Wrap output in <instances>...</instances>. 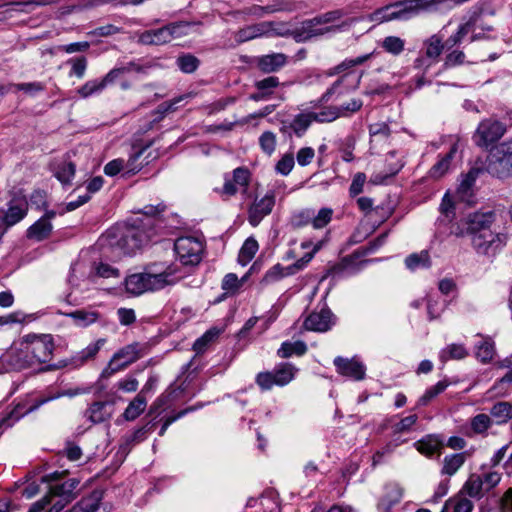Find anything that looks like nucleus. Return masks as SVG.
Masks as SVG:
<instances>
[{
	"label": "nucleus",
	"instance_id": "f257e3e1",
	"mask_svg": "<svg viewBox=\"0 0 512 512\" xmlns=\"http://www.w3.org/2000/svg\"><path fill=\"white\" fill-rule=\"evenodd\" d=\"M494 210H479L469 213L457 223L454 234L457 237L468 236L471 246L478 255L495 257L507 244L508 234L494 232L491 227L496 222Z\"/></svg>",
	"mask_w": 512,
	"mask_h": 512
},
{
	"label": "nucleus",
	"instance_id": "f03ea898",
	"mask_svg": "<svg viewBox=\"0 0 512 512\" xmlns=\"http://www.w3.org/2000/svg\"><path fill=\"white\" fill-rule=\"evenodd\" d=\"M342 9H335L316 15L301 22L300 26L287 32L297 43H304L327 34H334L348 29L354 20L337 23L344 16Z\"/></svg>",
	"mask_w": 512,
	"mask_h": 512
},
{
	"label": "nucleus",
	"instance_id": "7ed1b4c3",
	"mask_svg": "<svg viewBox=\"0 0 512 512\" xmlns=\"http://www.w3.org/2000/svg\"><path fill=\"white\" fill-rule=\"evenodd\" d=\"M149 238L150 235L140 228L123 225L108 229L100 242L120 256L134 254Z\"/></svg>",
	"mask_w": 512,
	"mask_h": 512
},
{
	"label": "nucleus",
	"instance_id": "20e7f679",
	"mask_svg": "<svg viewBox=\"0 0 512 512\" xmlns=\"http://www.w3.org/2000/svg\"><path fill=\"white\" fill-rule=\"evenodd\" d=\"M387 236L388 232L382 233L374 240L369 242L368 245L361 247L354 251L351 255L344 257L339 264L332 267V274L335 276H348L360 271L362 267L371 260H364L360 262H357V260L360 257L371 254L379 249L386 242Z\"/></svg>",
	"mask_w": 512,
	"mask_h": 512
},
{
	"label": "nucleus",
	"instance_id": "39448f33",
	"mask_svg": "<svg viewBox=\"0 0 512 512\" xmlns=\"http://www.w3.org/2000/svg\"><path fill=\"white\" fill-rule=\"evenodd\" d=\"M145 354V347L137 342L129 344L118 350L107 366L102 370L100 379H108L116 372L125 369L130 364L143 357Z\"/></svg>",
	"mask_w": 512,
	"mask_h": 512
},
{
	"label": "nucleus",
	"instance_id": "423d86ee",
	"mask_svg": "<svg viewBox=\"0 0 512 512\" xmlns=\"http://www.w3.org/2000/svg\"><path fill=\"white\" fill-rule=\"evenodd\" d=\"M34 365L29 347L23 337L0 357V373L21 371Z\"/></svg>",
	"mask_w": 512,
	"mask_h": 512
},
{
	"label": "nucleus",
	"instance_id": "0eeeda50",
	"mask_svg": "<svg viewBox=\"0 0 512 512\" xmlns=\"http://www.w3.org/2000/svg\"><path fill=\"white\" fill-rule=\"evenodd\" d=\"M188 26L189 23L184 21L169 23L161 28L142 32L138 41L143 45H163L185 35L184 29Z\"/></svg>",
	"mask_w": 512,
	"mask_h": 512
},
{
	"label": "nucleus",
	"instance_id": "6e6552de",
	"mask_svg": "<svg viewBox=\"0 0 512 512\" xmlns=\"http://www.w3.org/2000/svg\"><path fill=\"white\" fill-rule=\"evenodd\" d=\"M29 203L25 196L15 195L8 203L7 208H0V236L14 225L21 222L28 214Z\"/></svg>",
	"mask_w": 512,
	"mask_h": 512
},
{
	"label": "nucleus",
	"instance_id": "1a4fd4ad",
	"mask_svg": "<svg viewBox=\"0 0 512 512\" xmlns=\"http://www.w3.org/2000/svg\"><path fill=\"white\" fill-rule=\"evenodd\" d=\"M506 132V125L495 118L483 119L474 132L473 141L482 149H490Z\"/></svg>",
	"mask_w": 512,
	"mask_h": 512
},
{
	"label": "nucleus",
	"instance_id": "9d476101",
	"mask_svg": "<svg viewBox=\"0 0 512 512\" xmlns=\"http://www.w3.org/2000/svg\"><path fill=\"white\" fill-rule=\"evenodd\" d=\"M297 368L291 363H280L272 371L260 372L256 383L262 390H270L273 386H285L293 380Z\"/></svg>",
	"mask_w": 512,
	"mask_h": 512
},
{
	"label": "nucleus",
	"instance_id": "9b49d317",
	"mask_svg": "<svg viewBox=\"0 0 512 512\" xmlns=\"http://www.w3.org/2000/svg\"><path fill=\"white\" fill-rule=\"evenodd\" d=\"M25 343L29 347L31 357L36 364L46 363L50 360L54 343L50 334H34L30 333L23 336Z\"/></svg>",
	"mask_w": 512,
	"mask_h": 512
},
{
	"label": "nucleus",
	"instance_id": "f8f14e48",
	"mask_svg": "<svg viewBox=\"0 0 512 512\" xmlns=\"http://www.w3.org/2000/svg\"><path fill=\"white\" fill-rule=\"evenodd\" d=\"M174 250L183 265H197L201 261L203 245L195 237H179L174 243Z\"/></svg>",
	"mask_w": 512,
	"mask_h": 512
},
{
	"label": "nucleus",
	"instance_id": "ddd939ff",
	"mask_svg": "<svg viewBox=\"0 0 512 512\" xmlns=\"http://www.w3.org/2000/svg\"><path fill=\"white\" fill-rule=\"evenodd\" d=\"M275 191L269 190L264 197L261 199H255L248 210V221L256 227L262 221V219L269 215L275 205Z\"/></svg>",
	"mask_w": 512,
	"mask_h": 512
},
{
	"label": "nucleus",
	"instance_id": "4468645a",
	"mask_svg": "<svg viewBox=\"0 0 512 512\" xmlns=\"http://www.w3.org/2000/svg\"><path fill=\"white\" fill-rule=\"evenodd\" d=\"M333 364L336 368V371L342 376L351 378L355 381H360L365 378L366 367L356 357L348 359L337 356L333 360Z\"/></svg>",
	"mask_w": 512,
	"mask_h": 512
},
{
	"label": "nucleus",
	"instance_id": "2eb2a0df",
	"mask_svg": "<svg viewBox=\"0 0 512 512\" xmlns=\"http://www.w3.org/2000/svg\"><path fill=\"white\" fill-rule=\"evenodd\" d=\"M486 171L497 178H506L512 173V160L491 150L487 157Z\"/></svg>",
	"mask_w": 512,
	"mask_h": 512
},
{
	"label": "nucleus",
	"instance_id": "dca6fc26",
	"mask_svg": "<svg viewBox=\"0 0 512 512\" xmlns=\"http://www.w3.org/2000/svg\"><path fill=\"white\" fill-rule=\"evenodd\" d=\"M335 316L328 308H322L319 312H312L304 321L307 330L326 332L335 324Z\"/></svg>",
	"mask_w": 512,
	"mask_h": 512
},
{
	"label": "nucleus",
	"instance_id": "f3484780",
	"mask_svg": "<svg viewBox=\"0 0 512 512\" xmlns=\"http://www.w3.org/2000/svg\"><path fill=\"white\" fill-rule=\"evenodd\" d=\"M288 62L284 53H271L256 58L257 68L263 73H274L282 69Z\"/></svg>",
	"mask_w": 512,
	"mask_h": 512
},
{
	"label": "nucleus",
	"instance_id": "a211bd4d",
	"mask_svg": "<svg viewBox=\"0 0 512 512\" xmlns=\"http://www.w3.org/2000/svg\"><path fill=\"white\" fill-rule=\"evenodd\" d=\"M481 13L482 11L481 10H474L471 12V14L469 15V18L468 20L459 25L456 33H454L453 35H451L446 41H445V45H446V49L447 50H450L452 49L454 46L458 45L461 43V41L463 40V38L472 30L475 28V25L478 23V20H479V17L481 16Z\"/></svg>",
	"mask_w": 512,
	"mask_h": 512
},
{
	"label": "nucleus",
	"instance_id": "6ab92c4d",
	"mask_svg": "<svg viewBox=\"0 0 512 512\" xmlns=\"http://www.w3.org/2000/svg\"><path fill=\"white\" fill-rule=\"evenodd\" d=\"M177 281L178 278L175 276L174 270L171 268H167L165 271L160 273L147 272V292L161 290L166 286L174 285Z\"/></svg>",
	"mask_w": 512,
	"mask_h": 512
},
{
	"label": "nucleus",
	"instance_id": "aec40b11",
	"mask_svg": "<svg viewBox=\"0 0 512 512\" xmlns=\"http://www.w3.org/2000/svg\"><path fill=\"white\" fill-rule=\"evenodd\" d=\"M177 281L178 278L175 276L174 270L171 268H167L165 271L160 273L147 272V292L161 290L166 286L174 285Z\"/></svg>",
	"mask_w": 512,
	"mask_h": 512
},
{
	"label": "nucleus",
	"instance_id": "412c9836",
	"mask_svg": "<svg viewBox=\"0 0 512 512\" xmlns=\"http://www.w3.org/2000/svg\"><path fill=\"white\" fill-rule=\"evenodd\" d=\"M154 420L155 418L148 421L144 426L135 430L132 434L125 436L124 443L122 444L121 448L128 452L132 446L144 441L158 425V423Z\"/></svg>",
	"mask_w": 512,
	"mask_h": 512
},
{
	"label": "nucleus",
	"instance_id": "4be33fe9",
	"mask_svg": "<svg viewBox=\"0 0 512 512\" xmlns=\"http://www.w3.org/2000/svg\"><path fill=\"white\" fill-rule=\"evenodd\" d=\"M53 230V225L47 219H38L26 231V237L37 242L47 239Z\"/></svg>",
	"mask_w": 512,
	"mask_h": 512
},
{
	"label": "nucleus",
	"instance_id": "5701e85b",
	"mask_svg": "<svg viewBox=\"0 0 512 512\" xmlns=\"http://www.w3.org/2000/svg\"><path fill=\"white\" fill-rule=\"evenodd\" d=\"M53 172L54 176L61 184L70 185L75 176L76 164L70 161L69 154H66V158L57 164Z\"/></svg>",
	"mask_w": 512,
	"mask_h": 512
},
{
	"label": "nucleus",
	"instance_id": "b1692460",
	"mask_svg": "<svg viewBox=\"0 0 512 512\" xmlns=\"http://www.w3.org/2000/svg\"><path fill=\"white\" fill-rule=\"evenodd\" d=\"M80 481L76 478H70L61 484H51L49 490L56 497H64L68 501H72L76 497V489Z\"/></svg>",
	"mask_w": 512,
	"mask_h": 512
},
{
	"label": "nucleus",
	"instance_id": "393cba45",
	"mask_svg": "<svg viewBox=\"0 0 512 512\" xmlns=\"http://www.w3.org/2000/svg\"><path fill=\"white\" fill-rule=\"evenodd\" d=\"M105 342L106 339L100 338L96 342L89 344L87 347L72 357V362L75 364V366H82L86 362L94 359Z\"/></svg>",
	"mask_w": 512,
	"mask_h": 512
},
{
	"label": "nucleus",
	"instance_id": "a878e982",
	"mask_svg": "<svg viewBox=\"0 0 512 512\" xmlns=\"http://www.w3.org/2000/svg\"><path fill=\"white\" fill-rule=\"evenodd\" d=\"M269 26V23L263 22L242 28L237 32L236 40L243 43L261 37L269 31Z\"/></svg>",
	"mask_w": 512,
	"mask_h": 512
},
{
	"label": "nucleus",
	"instance_id": "bb28decb",
	"mask_svg": "<svg viewBox=\"0 0 512 512\" xmlns=\"http://www.w3.org/2000/svg\"><path fill=\"white\" fill-rule=\"evenodd\" d=\"M444 442L438 436H426L416 443L417 450L426 456H432L435 453H440Z\"/></svg>",
	"mask_w": 512,
	"mask_h": 512
},
{
	"label": "nucleus",
	"instance_id": "cd10ccee",
	"mask_svg": "<svg viewBox=\"0 0 512 512\" xmlns=\"http://www.w3.org/2000/svg\"><path fill=\"white\" fill-rule=\"evenodd\" d=\"M147 272L135 273L125 280L126 290L134 295H141L147 292Z\"/></svg>",
	"mask_w": 512,
	"mask_h": 512
},
{
	"label": "nucleus",
	"instance_id": "c85d7f7f",
	"mask_svg": "<svg viewBox=\"0 0 512 512\" xmlns=\"http://www.w3.org/2000/svg\"><path fill=\"white\" fill-rule=\"evenodd\" d=\"M480 173L481 169L472 168L469 170L467 174L463 176V179L461 180L457 188V193L462 200L472 195V188Z\"/></svg>",
	"mask_w": 512,
	"mask_h": 512
},
{
	"label": "nucleus",
	"instance_id": "c756f323",
	"mask_svg": "<svg viewBox=\"0 0 512 512\" xmlns=\"http://www.w3.org/2000/svg\"><path fill=\"white\" fill-rule=\"evenodd\" d=\"M423 45L425 48V56L432 60H436L446 48L445 42L443 43L442 37L438 34L427 38Z\"/></svg>",
	"mask_w": 512,
	"mask_h": 512
},
{
	"label": "nucleus",
	"instance_id": "7c9ffc66",
	"mask_svg": "<svg viewBox=\"0 0 512 512\" xmlns=\"http://www.w3.org/2000/svg\"><path fill=\"white\" fill-rule=\"evenodd\" d=\"M465 460L466 452L445 456L441 473L448 476L454 475L463 466Z\"/></svg>",
	"mask_w": 512,
	"mask_h": 512
},
{
	"label": "nucleus",
	"instance_id": "2f4dec72",
	"mask_svg": "<svg viewBox=\"0 0 512 512\" xmlns=\"http://www.w3.org/2000/svg\"><path fill=\"white\" fill-rule=\"evenodd\" d=\"M463 491L472 498L480 499L481 497H483V495L487 491L485 490V487L483 485L482 475H470V477L468 478L463 487Z\"/></svg>",
	"mask_w": 512,
	"mask_h": 512
},
{
	"label": "nucleus",
	"instance_id": "473e14b6",
	"mask_svg": "<svg viewBox=\"0 0 512 512\" xmlns=\"http://www.w3.org/2000/svg\"><path fill=\"white\" fill-rule=\"evenodd\" d=\"M390 10L393 20L407 21L416 16L410 0L392 3Z\"/></svg>",
	"mask_w": 512,
	"mask_h": 512
},
{
	"label": "nucleus",
	"instance_id": "72a5a7b5",
	"mask_svg": "<svg viewBox=\"0 0 512 512\" xmlns=\"http://www.w3.org/2000/svg\"><path fill=\"white\" fill-rule=\"evenodd\" d=\"M456 150L457 146L453 145L450 151L441 157V159L431 167L429 171V176L431 178L438 179L448 171Z\"/></svg>",
	"mask_w": 512,
	"mask_h": 512
},
{
	"label": "nucleus",
	"instance_id": "f704fd0d",
	"mask_svg": "<svg viewBox=\"0 0 512 512\" xmlns=\"http://www.w3.org/2000/svg\"><path fill=\"white\" fill-rule=\"evenodd\" d=\"M307 352V345L303 341H285L277 351L280 358H289L293 355L302 356Z\"/></svg>",
	"mask_w": 512,
	"mask_h": 512
},
{
	"label": "nucleus",
	"instance_id": "c9c22d12",
	"mask_svg": "<svg viewBox=\"0 0 512 512\" xmlns=\"http://www.w3.org/2000/svg\"><path fill=\"white\" fill-rule=\"evenodd\" d=\"M405 265L410 271H415L419 268H429L431 266L430 255L426 250L412 253L406 257Z\"/></svg>",
	"mask_w": 512,
	"mask_h": 512
},
{
	"label": "nucleus",
	"instance_id": "e433bc0d",
	"mask_svg": "<svg viewBox=\"0 0 512 512\" xmlns=\"http://www.w3.org/2000/svg\"><path fill=\"white\" fill-rule=\"evenodd\" d=\"M349 73L344 74L341 76L338 80H336L319 98L316 104H314L313 107H318L320 104L329 102L333 96H336L338 98L339 96L343 95L345 92L348 91L346 89L345 91L341 89L343 86V83L346 78L349 77Z\"/></svg>",
	"mask_w": 512,
	"mask_h": 512
},
{
	"label": "nucleus",
	"instance_id": "4c0bfd02",
	"mask_svg": "<svg viewBox=\"0 0 512 512\" xmlns=\"http://www.w3.org/2000/svg\"><path fill=\"white\" fill-rule=\"evenodd\" d=\"M293 274H294L293 267H290V266L283 267L280 264H276L265 273L264 277L261 280V283L271 284L273 282H276V281L282 279L285 276H290Z\"/></svg>",
	"mask_w": 512,
	"mask_h": 512
},
{
	"label": "nucleus",
	"instance_id": "58836bf2",
	"mask_svg": "<svg viewBox=\"0 0 512 512\" xmlns=\"http://www.w3.org/2000/svg\"><path fill=\"white\" fill-rule=\"evenodd\" d=\"M380 46L386 53L399 56L405 49V40L398 36H386Z\"/></svg>",
	"mask_w": 512,
	"mask_h": 512
},
{
	"label": "nucleus",
	"instance_id": "ea45409f",
	"mask_svg": "<svg viewBox=\"0 0 512 512\" xmlns=\"http://www.w3.org/2000/svg\"><path fill=\"white\" fill-rule=\"evenodd\" d=\"M258 248V242L253 237L247 238L240 249L238 262L242 266L247 265L255 256Z\"/></svg>",
	"mask_w": 512,
	"mask_h": 512
},
{
	"label": "nucleus",
	"instance_id": "a19ab883",
	"mask_svg": "<svg viewBox=\"0 0 512 512\" xmlns=\"http://www.w3.org/2000/svg\"><path fill=\"white\" fill-rule=\"evenodd\" d=\"M176 65L181 72L191 74L198 69L200 60L191 53H183L177 57Z\"/></svg>",
	"mask_w": 512,
	"mask_h": 512
},
{
	"label": "nucleus",
	"instance_id": "79ce46f5",
	"mask_svg": "<svg viewBox=\"0 0 512 512\" xmlns=\"http://www.w3.org/2000/svg\"><path fill=\"white\" fill-rule=\"evenodd\" d=\"M313 123L312 117L310 112L307 113H299L294 116L293 120L291 121V126L293 129V133L297 137H302L310 125Z\"/></svg>",
	"mask_w": 512,
	"mask_h": 512
},
{
	"label": "nucleus",
	"instance_id": "37998d69",
	"mask_svg": "<svg viewBox=\"0 0 512 512\" xmlns=\"http://www.w3.org/2000/svg\"><path fill=\"white\" fill-rule=\"evenodd\" d=\"M395 157H396L395 151H391L387 154L386 162H387L388 172L385 176L376 175L373 180L374 183H376V184L383 183L385 179H387L388 177L395 176L403 168L404 163L401 160L398 159L395 162L391 161Z\"/></svg>",
	"mask_w": 512,
	"mask_h": 512
},
{
	"label": "nucleus",
	"instance_id": "c03bdc74",
	"mask_svg": "<svg viewBox=\"0 0 512 512\" xmlns=\"http://www.w3.org/2000/svg\"><path fill=\"white\" fill-rule=\"evenodd\" d=\"M338 106H327L319 112H310L313 122L330 123L340 118Z\"/></svg>",
	"mask_w": 512,
	"mask_h": 512
},
{
	"label": "nucleus",
	"instance_id": "a18cd8bd",
	"mask_svg": "<svg viewBox=\"0 0 512 512\" xmlns=\"http://www.w3.org/2000/svg\"><path fill=\"white\" fill-rule=\"evenodd\" d=\"M449 383L446 380H441L437 382L435 385L429 387L424 394L418 399V406H426L430 403L432 399H434L437 395L442 393L447 387Z\"/></svg>",
	"mask_w": 512,
	"mask_h": 512
},
{
	"label": "nucleus",
	"instance_id": "49530a36",
	"mask_svg": "<svg viewBox=\"0 0 512 512\" xmlns=\"http://www.w3.org/2000/svg\"><path fill=\"white\" fill-rule=\"evenodd\" d=\"M106 87L104 86L101 79H93L87 81L81 87L77 89V94L81 98H88L92 95L102 92Z\"/></svg>",
	"mask_w": 512,
	"mask_h": 512
},
{
	"label": "nucleus",
	"instance_id": "de8ad7c7",
	"mask_svg": "<svg viewBox=\"0 0 512 512\" xmlns=\"http://www.w3.org/2000/svg\"><path fill=\"white\" fill-rule=\"evenodd\" d=\"M466 355L467 351L463 345L451 344L441 350L439 357L442 362H446L449 359H463Z\"/></svg>",
	"mask_w": 512,
	"mask_h": 512
},
{
	"label": "nucleus",
	"instance_id": "09e8293b",
	"mask_svg": "<svg viewBox=\"0 0 512 512\" xmlns=\"http://www.w3.org/2000/svg\"><path fill=\"white\" fill-rule=\"evenodd\" d=\"M79 326L86 327L97 321L99 314L94 311L76 310L69 314Z\"/></svg>",
	"mask_w": 512,
	"mask_h": 512
},
{
	"label": "nucleus",
	"instance_id": "8fccbe9b",
	"mask_svg": "<svg viewBox=\"0 0 512 512\" xmlns=\"http://www.w3.org/2000/svg\"><path fill=\"white\" fill-rule=\"evenodd\" d=\"M47 401L48 399L35 401L33 403L20 402L16 404L14 409L7 416H27L28 414L33 413L40 405L46 403Z\"/></svg>",
	"mask_w": 512,
	"mask_h": 512
},
{
	"label": "nucleus",
	"instance_id": "3c124183",
	"mask_svg": "<svg viewBox=\"0 0 512 512\" xmlns=\"http://www.w3.org/2000/svg\"><path fill=\"white\" fill-rule=\"evenodd\" d=\"M333 216V210L328 207L321 208L317 213L313 210L312 226L315 229H321L327 226Z\"/></svg>",
	"mask_w": 512,
	"mask_h": 512
},
{
	"label": "nucleus",
	"instance_id": "603ef678",
	"mask_svg": "<svg viewBox=\"0 0 512 512\" xmlns=\"http://www.w3.org/2000/svg\"><path fill=\"white\" fill-rule=\"evenodd\" d=\"M146 406V397L143 396V393H138L134 400L130 402L122 416H139L145 411Z\"/></svg>",
	"mask_w": 512,
	"mask_h": 512
},
{
	"label": "nucleus",
	"instance_id": "864d4df0",
	"mask_svg": "<svg viewBox=\"0 0 512 512\" xmlns=\"http://www.w3.org/2000/svg\"><path fill=\"white\" fill-rule=\"evenodd\" d=\"M313 209L307 208L295 212L290 218V224L293 228H301L312 224Z\"/></svg>",
	"mask_w": 512,
	"mask_h": 512
},
{
	"label": "nucleus",
	"instance_id": "5fc2aeb1",
	"mask_svg": "<svg viewBox=\"0 0 512 512\" xmlns=\"http://www.w3.org/2000/svg\"><path fill=\"white\" fill-rule=\"evenodd\" d=\"M71 65L69 76H75L78 79H82L85 76L88 61L84 56L71 58L67 61Z\"/></svg>",
	"mask_w": 512,
	"mask_h": 512
},
{
	"label": "nucleus",
	"instance_id": "6e6d98bb",
	"mask_svg": "<svg viewBox=\"0 0 512 512\" xmlns=\"http://www.w3.org/2000/svg\"><path fill=\"white\" fill-rule=\"evenodd\" d=\"M259 145L264 153L271 155L276 149V135L271 131L263 132L259 137Z\"/></svg>",
	"mask_w": 512,
	"mask_h": 512
},
{
	"label": "nucleus",
	"instance_id": "4d7b16f0",
	"mask_svg": "<svg viewBox=\"0 0 512 512\" xmlns=\"http://www.w3.org/2000/svg\"><path fill=\"white\" fill-rule=\"evenodd\" d=\"M476 357L480 359L482 362L486 363L492 360L494 355V346L489 341H481L476 346Z\"/></svg>",
	"mask_w": 512,
	"mask_h": 512
},
{
	"label": "nucleus",
	"instance_id": "13d9d810",
	"mask_svg": "<svg viewBox=\"0 0 512 512\" xmlns=\"http://www.w3.org/2000/svg\"><path fill=\"white\" fill-rule=\"evenodd\" d=\"M170 403V393H163L161 394L151 405L149 415H156L159 416L161 413H163L166 408L169 406Z\"/></svg>",
	"mask_w": 512,
	"mask_h": 512
},
{
	"label": "nucleus",
	"instance_id": "bf43d9fd",
	"mask_svg": "<svg viewBox=\"0 0 512 512\" xmlns=\"http://www.w3.org/2000/svg\"><path fill=\"white\" fill-rule=\"evenodd\" d=\"M11 87L17 91H23L30 96H34L45 89V85L42 82L17 83L12 84Z\"/></svg>",
	"mask_w": 512,
	"mask_h": 512
},
{
	"label": "nucleus",
	"instance_id": "052dcab7",
	"mask_svg": "<svg viewBox=\"0 0 512 512\" xmlns=\"http://www.w3.org/2000/svg\"><path fill=\"white\" fill-rule=\"evenodd\" d=\"M295 164L293 154H285L282 158L277 162L275 166V170L277 173L287 176L293 169Z\"/></svg>",
	"mask_w": 512,
	"mask_h": 512
},
{
	"label": "nucleus",
	"instance_id": "680f3d73",
	"mask_svg": "<svg viewBox=\"0 0 512 512\" xmlns=\"http://www.w3.org/2000/svg\"><path fill=\"white\" fill-rule=\"evenodd\" d=\"M28 203L37 210L46 209L48 206L47 193L40 189L34 190L29 197Z\"/></svg>",
	"mask_w": 512,
	"mask_h": 512
},
{
	"label": "nucleus",
	"instance_id": "e2e57ef3",
	"mask_svg": "<svg viewBox=\"0 0 512 512\" xmlns=\"http://www.w3.org/2000/svg\"><path fill=\"white\" fill-rule=\"evenodd\" d=\"M280 85L278 77L269 76L262 80H259L255 83V87L257 90H262L269 97L273 89L277 88Z\"/></svg>",
	"mask_w": 512,
	"mask_h": 512
},
{
	"label": "nucleus",
	"instance_id": "0e129e2a",
	"mask_svg": "<svg viewBox=\"0 0 512 512\" xmlns=\"http://www.w3.org/2000/svg\"><path fill=\"white\" fill-rule=\"evenodd\" d=\"M371 56H372V53H368V54H364V55L358 56L353 59H345L341 63L336 65V72L342 73V72H344L348 69H351L355 66L361 65L364 62H366L368 59H370Z\"/></svg>",
	"mask_w": 512,
	"mask_h": 512
},
{
	"label": "nucleus",
	"instance_id": "69168bd1",
	"mask_svg": "<svg viewBox=\"0 0 512 512\" xmlns=\"http://www.w3.org/2000/svg\"><path fill=\"white\" fill-rule=\"evenodd\" d=\"M390 9H391V4L381 7L379 9H376L374 12H372L369 15L368 18L370 21L377 22V23L393 21L392 11Z\"/></svg>",
	"mask_w": 512,
	"mask_h": 512
},
{
	"label": "nucleus",
	"instance_id": "338daca9",
	"mask_svg": "<svg viewBox=\"0 0 512 512\" xmlns=\"http://www.w3.org/2000/svg\"><path fill=\"white\" fill-rule=\"evenodd\" d=\"M415 15H419L423 11H430L440 3L445 2L446 0H410Z\"/></svg>",
	"mask_w": 512,
	"mask_h": 512
},
{
	"label": "nucleus",
	"instance_id": "774afa93",
	"mask_svg": "<svg viewBox=\"0 0 512 512\" xmlns=\"http://www.w3.org/2000/svg\"><path fill=\"white\" fill-rule=\"evenodd\" d=\"M365 182L366 175L362 172L356 173L352 179V183L349 188L350 196L355 197L362 193Z\"/></svg>",
	"mask_w": 512,
	"mask_h": 512
}]
</instances>
